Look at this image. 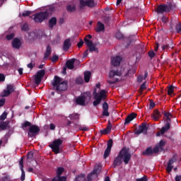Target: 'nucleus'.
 I'll return each mask as SVG.
<instances>
[{"label":"nucleus","mask_w":181,"mask_h":181,"mask_svg":"<svg viewBox=\"0 0 181 181\" xmlns=\"http://www.w3.org/2000/svg\"><path fill=\"white\" fill-rule=\"evenodd\" d=\"M40 129L37 125H31L29 128V131L28 133V136L29 138H35L37 135H38Z\"/></svg>","instance_id":"9"},{"label":"nucleus","mask_w":181,"mask_h":181,"mask_svg":"<svg viewBox=\"0 0 181 181\" xmlns=\"http://www.w3.org/2000/svg\"><path fill=\"white\" fill-rule=\"evenodd\" d=\"M75 181H86V174L81 173L76 177Z\"/></svg>","instance_id":"30"},{"label":"nucleus","mask_w":181,"mask_h":181,"mask_svg":"<svg viewBox=\"0 0 181 181\" xmlns=\"http://www.w3.org/2000/svg\"><path fill=\"white\" fill-rule=\"evenodd\" d=\"M148 56H149V57H151V59H153V57H154V56H156V54L153 51H150L148 52Z\"/></svg>","instance_id":"62"},{"label":"nucleus","mask_w":181,"mask_h":181,"mask_svg":"<svg viewBox=\"0 0 181 181\" xmlns=\"http://www.w3.org/2000/svg\"><path fill=\"white\" fill-rule=\"evenodd\" d=\"M51 60L52 63H54V62H57V60H59V57L57 55H53Z\"/></svg>","instance_id":"56"},{"label":"nucleus","mask_w":181,"mask_h":181,"mask_svg":"<svg viewBox=\"0 0 181 181\" xmlns=\"http://www.w3.org/2000/svg\"><path fill=\"white\" fill-rule=\"evenodd\" d=\"M49 16V13L47 11H41L34 15L33 21H35L36 23H42V22L47 19Z\"/></svg>","instance_id":"5"},{"label":"nucleus","mask_w":181,"mask_h":181,"mask_svg":"<svg viewBox=\"0 0 181 181\" xmlns=\"http://www.w3.org/2000/svg\"><path fill=\"white\" fill-rule=\"evenodd\" d=\"M174 86H170V87H168V90L167 91V94L168 95H172V94L174 93Z\"/></svg>","instance_id":"37"},{"label":"nucleus","mask_w":181,"mask_h":181,"mask_svg":"<svg viewBox=\"0 0 181 181\" xmlns=\"http://www.w3.org/2000/svg\"><path fill=\"white\" fill-rule=\"evenodd\" d=\"M14 36H15V35L13 33H11V34L6 35V39L7 40H12V39H13Z\"/></svg>","instance_id":"52"},{"label":"nucleus","mask_w":181,"mask_h":181,"mask_svg":"<svg viewBox=\"0 0 181 181\" xmlns=\"http://www.w3.org/2000/svg\"><path fill=\"white\" fill-rule=\"evenodd\" d=\"M103 30H105V25L100 21H98L95 31L99 33V32H103Z\"/></svg>","instance_id":"25"},{"label":"nucleus","mask_w":181,"mask_h":181,"mask_svg":"<svg viewBox=\"0 0 181 181\" xmlns=\"http://www.w3.org/2000/svg\"><path fill=\"white\" fill-rule=\"evenodd\" d=\"M121 76L122 74L118 70H111L109 73V78L107 80V83L110 85L116 84L119 81V78Z\"/></svg>","instance_id":"3"},{"label":"nucleus","mask_w":181,"mask_h":181,"mask_svg":"<svg viewBox=\"0 0 181 181\" xmlns=\"http://www.w3.org/2000/svg\"><path fill=\"white\" fill-rule=\"evenodd\" d=\"M165 146V141L163 140H161L159 143L158 148H160V151H163V146Z\"/></svg>","instance_id":"47"},{"label":"nucleus","mask_w":181,"mask_h":181,"mask_svg":"<svg viewBox=\"0 0 181 181\" xmlns=\"http://www.w3.org/2000/svg\"><path fill=\"white\" fill-rule=\"evenodd\" d=\"M53 90H56L57 93L65 92L68 89V81H64L61 82V78L55 76L54 80L52 82Z\"/></svg>","instance_id":"2"},{"label":"nucleus","mask_w":181,"mask_h":181,"mask_svg":"<svg viewBox=\"0 0 181 181\" xmlns=\"http://www.w3.org/2000/svg\"><path fill=\"white\" fill-rule=\"evenodd\" d=\"M74 63H75V59H73L71 60H68L66 63V66L69 70H73L74 69Z\"/></svg>","instance_id":"24"},{"label":"nucleus","mask_w":181,"mask_h":181,"mask_svg":"<svg viewBox=\"0 0 181 181\" xmlns=\"http://www.w3.org/2000/svg\"><path fill=\"white\" fill-rule=\"evenodd\" d=\"M91 78V72L89 71H86L84 72V81L86 83L90 82V79Z\"/></svg>","instance_id":"27"},{"label":"nucleus","mask_w":181,"mask_h":181,"mask_svg":"<svg viewBox=\"0 0 181 181\" xmlns=\"http://www.w3.org/2000/svg\"><path fill=\"white\" fill-rule=\"evenodd\" d=\"M32 13H33V12L30 11H23L22 16H23V17L29 16L30 14H32Z\"/></svg>","instance_id":"50"},{"label":"nucleus","mask_w":181,"mask_h":181,"mask_svg":"<svg viewBox=\"0 0 181 181\" xmlns=\"http://www.w3.org/2000/svg\"><path fill=\"white\" fill-rule=\"evenodd\" d=\"M1 181H10V177L8 176V175L2 177H1Z\"/></svg>","instance_id":"61"},{"label":"nucleus","mask_w":181,"mask_h":181,"mask_svg":"<svg viewBox=\"0 0 181 181\" xmlns=\"http://www.w3.org/2000/svg\"><path fill=\"white\" fill-rule=\"evenodd\" d=\"M137 117L136 113L132 112L130 115L127 116V117L125 119L124 125H128L130 124L132 121H133L134 119H136Z\"/></svg>","instance_id":"16"},{"label":"nucleus","mask_w":181,"mask_h":181,"mask_svg":"<svg viewBox=\"0 0 181 181\" xmlns=\"http://www.w3.org/2000/svg\"><path fill=\"white\" fill-rule=\"evenodd\" d=\"M93 95H94V99L95 100L93 102L94 107H96L98 105H100L101 101L105 100L107 97L106 91L105 90H102L100 92V93H96V90H95L93 93Z\"/></svg>","instance_id":"4"},{"label":"nucleus","mask_w":181,"mask_h":181,"mask_svg":"<svg viewBox=\"0 0 181 181\" xmlns=\"http://www.w3.org/2000/svg\"><path fill=\"white\" fill-rule=\"evenodd\" d=\"M103 116L107 117H110V112H108L109 105L107 102H104V103L103 104Z\"/></svg>","instance_id":"17"},{"label":"nucleus","mask_w":181,"mask_h":181,"mask_svg":"<svg viewBox=\"0 0 181 181\" xmlns=\"http://www.w3.org/2000/svg\"><path fill=\"white\" fill-rule=\"evenodd\" d=\"M146 81H145L144 83L141 84L140 86L139 90L141 93H143L144 90L146 89Z\"/></svg>","instance_id":"41"},{"label":"nucleus","mask_w":181,"mask_h":181,"mask_svg":"<svg viewBox=\"0 0 181 181\" xmlns=\"http://www.w3.org/2000/svg\"><path fill=\"white\" fill-rule=\"evenodd\" d=\"M142 154L144 156H151L152 154H153V149L151 147H148L146 148V151H143Z\"/></svg>","instance_id":"31"},{"label":"nucleus","mask_w":181,"mask_h":181,"mask_svg":"<svg viewBox=\"0 0 181 181\" xmlns=\"http://www.w3.org/2000/svg\"><path fill=\"white\" fill-rule=\"evenodd\" d=\"M174 44L173 40L170 41V44H165L162 47L163 50H166V49H173Z\"/></svg>","instance_id":"28"},{"label":"nucleus","mask_w":181,"mask_h":181,"mask_svg":"<svg viewBox=\"0 0 181 181\" xmlns=\"http://www.w3.org/2000/svg\"><path fill=\"white\" fill-rule=\"evenodd\" d=\"M164 117H165V123H170L171 124L172 115L170 112H164Z\"/></svg>","instance_id":"29"},{"label":"nucleus","mask_w":181,"mask_h":181,"mask_svg":"<svg viewBox=\"0 0 181 181\" xmlns=\"http://www.w3.org/2000/svg\"><path fill=\"white\" fill-rule=\"evenodd\" d=\"M160 116V113L158 110H155L153 112V118L155 121H158Z\"/></svg>","instance_id":"32"},{"label":"nucleus","mask_w":181,"mask_h":181,"mask_svg":"<svg viewBox=\"0 0 181 181\" xmlns=\"http://www.w3.org/2000/svg\"><path fill=\"white\" fill-rule=\"evenodd\" d=\"M7 90L9 91V93L11 94L14 92L15 89L13 88V85H8L7 86Z\"/></svg>","instance_id":"46"},{"label":"nucleus","mask_w":181,"mask_h":181,"mask_svg":"<svg viewBox=\"0 0 181 181\" xmlns=\"http://www.w3.org/2000/svg\"><path fill=\"white\" fill-rule=\"evenodd\" d=\"M160 151L158 146H156L153 149V153H158Z\"/></svg>","instance_id":"58"},{"label":"nucleus","mask_w":181,"mask_h":181,"mask_svg":"<svg viewBox=\"0 0 181 181\" xmlns=\"http://www.w3.org/2000/svg\"><path fill=\"white\" fill-rule=\"evenodd\" d=\"M101 170V166L100 165H98L97 166L95 167L93 170L89 173L87 176V179H86V181H92L93 175L98 176V175L100 173Z\"/></svg>","instance_id":"10"},{"label":"nucleus","mask_w":181,"mask_h":181,"mask_svg":"<svg viewBox=\"0 0 181 181\" xmlns=\"http://www.w3.org/2000/svg\"><path fill=\"white\" fill-rule=\"evenodd\" d=\"M64 172V169L62 167H59L58 168L57 170V174L58 175V177L61 176L62 174Z\"/></svg>","instance_id":"38"},{"label":"nucleus","mask_w":181,"mask_h":181,"mask_svg":"<svg viewBox=\"0 0 181 181\" xmlns=\"http://www.w3.org/2000/svg\"><path fill=\"white\" fill-rule=\"evenodd\" d=\"M7 128V124L6 122H2L0 123V130L1 131H4Z\"/></svg>","instance_id":"36"},{"label":"nucleus","mask_w":181,"mask_h":181,"mask_svg":"<svg viewBox=\"0 0 181 181\" xmlns=\"http://www.w3.org/2000/svg\"><path fill=\"white\" fill-rule=\"evenodd\" d=\"M76 103L78 105L81 106H85L86 105V101L84 98H83V95L78 96L76 99Z\"/></svg>","instance_id":"21"},{"label":"nucleus","mask_w":181,"mask_h":181,"mask_svg":"<svg viewBox=\"0 0 181 181\" xmlns=\"http://www.w3.org/2000/svg\"><path fill=\"white\" fill-rule=\"evenodd\" d=\"M131 157L132 156L129 153V148L123 147L119 155L115 158L113 162V168H116L117 166H119L122 165L123 161L125 165H128L131 160Z\"/></svg>","instance_id":"1"},{"label":"nucleus","mask_w":181,"mask_h":181,"mask_svg":"<svg viewBox=\"0 0 181 181\" xmlns=\"http://www.w3.org/2000/svg\"><path fill=\"white\" fill-rule=\"evenodd\" d=\"M22 46L21 41L19 38L15 37L12 41V47L18 50Z\"/></svg>","instance_id":"14"},{"label":"nucleus","mask_w":181,"mask_h":181,"mask_svg":"<svg viewBox=\"0 0 181 181\" xmlns=\"http://www.w3.org/2000/svg\"><path fill=\"white\" fill-rule=\"evenodd\" d=\"M98 49L95 47V46L93 44L90 47H89V52L93 53V52H96Z\"/></svg>","instance_id":"48"},{"label":"nucleus","mask_w":181,"mask_h":181,"mask_svg":"<svg viewBox=\"0 0 181 181\" xmlns=\"http://www.w3.org/2000/svg\"><path fill=\"white\" fill-rule=\"evenodd\" d=\"M22 30H23L24 32H28V24H24L22 28H21Z\"/></svg>","instance_id":"55"},{"label":"nucleus","mask_w":181,"mask_h":181,"mask_svg":"<svg viewBox=\"0 0 181 181\" xmlns=\"http://www.w3.org/2000/svg\"><path fill=\"white\" fill-rule=\"evenodd\" d=\"M76 83L78 85H82L83 83V80L81 77H78L76 80Z\"/></svg>","instance_id":"45"},{"label":"nucleus","mask_w":181,"mask_h":181,"mask_svg":"<svg viewBox=\"0 0 181 181\" xmlns=\"http://www.w3.org/2000/svg\"><path fill=\"white\" fill-rule=\"evenodd\" d=\"M86 45L88 46V47H90V46H93V42L90 40H89L87 38L84 39Z\"/></svg>","instance_id":"39"},{"label":"nucleus","mask_w":181,"mask_h":181,"mask_svg":"<svg viewBox=\"0 0 181 181\" xmlns=\"http://www.w3.org/2000/svg\"><path fill=\"white\" fill-rule=\"evenodd\" d=\"M33 152L30 151L28 153V156H27V159L30 160H33Z\"/></svg>","instance_id":"42"},{"label":"nucleus","mask_w":181,"mask_h":181,"mask_svg":"<svg viewBox=\"0 0 181 181\" xmlns=\"http://www.w3.org/2000/svg\"><path fill=\"white\" fill-rule=\"evenodd\" d=\"M112 145H113V140L111 139L107 141V146L104 153V156H103L104 159H107L108 156L110 155Z\"/></svg>","instance_id":"13"},{"label":"nucleus","mask_w":181,"mask_h":181,"mask_svg":"<svg viewBox=\"0 0 181 181\" xmlns=\"http://www.w3.org/2000/svg\"><path fill=\"white\" fill-rule=\"evenodd\" d=\"M63 144V140L60 139H55L52 144L49 145V148L54 154L60 153V146Z\"/></svg>","instance_id":"7"},{"label":"nucleus","mask_w":181,"mask_h":181,"mask_svg":"<svg viewBox=\"0 0 181 181\" xmlns=\"http://www.w3.org/2000/svg\"><path fill=\"white\" fill-rule=\"evenodd\" d=\"M71 46V40L69 38L66 39L64 42L63 50L64 52H67V50L70 49Z\"/></svg>","instance_id":"18"},{"label":"nucleus","mask_w":181,"mask_h":181,"mask_svg":"<svg viewBox=\"0 0 181 181\" xmlns=\"http://www.w3.org/2000/svg\"><path fill=\"white\" fill-rule=\"evenodd\" d=\"M19 165L21 170H23V157H22L19 161Z\"/></svg>","instance_id":"57"},{"label":"nucleus","mask_w":181,"mask_h":181,"mask_svg":"<svg viewBox=\"0 0 181 181\" xmlns=\"http://www.w3.org/2000/svg\"><path fill=\"white\" fill-rule=\"evenodd\" d=\"M57 23V20L56 17H52L49 21V29H53L54 26H56Z\"/></svg>","instance_id":"23"},{"label":"nucleus","mask_w":181,"mask_h":181,"mask_svg":"<svg viewBox=\"0 0 181 181\" xmlns=\"http://www.w3.org/2000/svg\"><path fill=\"white\" fill-rule=\"evenodd\" d=\"M66 10H67L69 12H73V11H76V6H75L74 5L72 6V5L69 4V5H68V6H66Z\"/></svg>","instance_id":"35"},{"label":"nucleus","mask_w":181,"mask_h":181,"mask_svg":"<svg viewBox=\"0 0 181 181\" xmlns=\"http://www.w3.org/2000/svg\"><path fill=\"white\" fill-rule=\"evenodd\" d=\"M175 30L177 33H181V23H178L177 25H175Z\"/></svg>","instance_id":"40"},{"label":"nucleus","mask_w":181,"mask_h":181,"mask_svg":"<svg viewBox=\"0 0 181 181\" xmlns=\"http://www.w3.org/2000/svg\"><path fill=\"white\" fill-rule=\"evenodd\" d=\"M175 162V158H171L170 160H168V164H167V168H165V170L168 173H170L173 169V164Z\"/></svg>","instance_id":"15"},{"label":"nucleus","mask_w":181,"mask_h":181,"mask_svg":"<svg viewBox=\"0 0 181 181\" xmlns=\"http://www.w3.org/2000/svg\"><path fill=\"white\" fill-rule=\"evenodd\" d=\"M80 8L83 9L85 6H88L89 8H94L97 6L95 0H80Z\"/></svg>","instance_id":"8"},{"label":"nucleus","mask_w":181,"mask_h":181,"mask_svg":"<svg viewBox=\"0 0 181 181\" xmlns=\"http://www.w3.org/2000/svg\"><path fill=\"white\" fill-rule=\"evenodd\" d=\"M31 123L28 121L24 122V123L22 124V129L25 131L27 127H30Z\"/></svg>","instance_id":"33"},{"label":"nucleus","mask_w":181,"mask_h":181,"mask_svg":"<svg viewBox=\"0 0 181 181\" xmlns=\"http://www.w3.org/2000/svg\"><path fill=\"white\" fill-rule=\"evenodd\" d=\"M121 62H122V58L119 56H117L112 59L111 63L112 66H119Z\"/></svg>","instance_id":"19"},{"label":"nucleus","mask_w":181,"mask_h":181,"mask_svg":"<svg viewBox=\"0 0 181 181\" xmlns=\"http://www.w3.org/2000/svg\"><path fill=\"white\" fill-rule=\"evenodd\" d=\"M156 104L153 101V100H151L150 101V109L152 110L155 107Z\"/></svg>","instance_id":"60"},{"label":"nucleus","mask_w":181,"mask_h":181,"mask_svg":"<svg viewBox=\"0 0 181 181\" xmlns=\"http://www.w3.org/2000/svg\"><path fill=\"white\" fill-rule=\"evenodd\" d=\"M69 117L71 119V120H76L78 119V114L76 113V114H71L69 115Z\"/></svg>","instance_id":"34"},{"label":"nucleus","mask_w":181,"mask_h":181,"mask_svg":"<svg viewBox=\"0 0 181 181\" xmlns=\"http://www.w3.org/2000/svg\"><path fill=\"white\" fill-rule=\"evenodd\" d=\"M173 7V4L170 2L168 4H160L159 5L156 11L158 14H163V13H170Z\"/></svg>","instance_id":"6"},{"label":"nucleus","mask_w":181,"mask_h":181,"mask_svg":"<svg viewBox=\"0 0 181 181\" xmlns=\"http://www.w3.org/2000/svg\"><path fill=\"white\" fill-rule=\"evenodd\" d=\"M161 21L163 23H168V18L166 16V15H163L162 18H161Z\"/></svg>","instance_id":"51"},{"label":"nucleus","mask_w":181,"mask_h":181,"mask_svg":"<svg viewBox=\"0 0 181 181\" xmlns=\"http://www.w3.org/2000/svg\"><path fill=\"white\" fill-rule=\"evenodd\" d=\"M136 181H147V177L146 176H144L141 178H137Z\"/></svg>","instance_id":"63"},{"label":"nucleus","mask_w":181,"mask_h":181,"mask_svg":"<svg viewBox=\"0 0 181 181\" xmlns=\"http://www.w3.org/2000/svg\"><path fill=\"white\" fill-rule=\"evenodd\" d=\"M115 36L117 39H119V40L124 38L123 34L119 31L116 33Z\"/></svg>","instance_id":"44"},{"label":"nucleus","mask_w":181,"mask_h":181,"mask_svg":"<svg viewBox=\"0 0 181 181\" xmlns=\"http://www.w3.org/2000/svg\"><path fill=\"white\" fill-rule=\"evenodd\" d=\"M45 69L40 70L37 72L36 76H35V83L36 85H40L42 81V78L45 76Z\"/></svg>","instance_id":"12"},{"label":"nucleus","mask_w":181,"mask_h":181,"mask_svg":"<svg viewBox=\"0 0 181 181\" xmlns=\"http://www.w3.org/2000/svg\"><path fill=\"white\" fill-rule=\"evenodd\" d=\"M79 129H80V131H82V132H88L89 131L88 127H80Z\"/></svg>","instance_id":"59"},{"label":"nucleus","mask_w":181,"mask_h":181,"mask_svg":"<svg viewBox=\"0 0 181 181\" xmlns=\"http://www.w3.org/2000/svg\"><path fill=\"white\" fill-rule=\"evenodd\" d=\"M148 131V127L146 122L142 123L139 126V129H136L134 131V134L136 135H140L141 134H146Z\"/></svg>","instance_id":"11"},{"label":"nucleus","mask_w":181,"mask_h":181,"mask_svg":"<svg viewBox=\"0 0 181 181\" xmlns=\"http://www.w3.org/2000/svg\"><path fill=\"white\" fill-rule=\"evenodd\" d=\"M7 117V112H4L3 114L0 116V120L4 121L6 119Z\"/></svg>","instance_id":"49"},{"label":"nucleus","mask_w":181,"mask_h":181,"mask_svg":"<svg viewBox=\"0 0 181 181\" xmlns=\"http://www.w3.org/2000/svg\"><path fill=\"white\" fill-rule=\"evenodd\" d=\"M11 95V93L8 91V90H4L3 92V94L1 95V97L5 98L8 97Z\"/></svg>","instance_id":"43"},{"label":"nucleus","mask_w":181,"mask_h":181,"mask_svg":"<svg viewBox=\"0 0 181 181\" xmlns=\"http://www.w3.org/2000/svg\"><path fill=\"white\" fill-rule=\"evenodd\" d=\"M171 124L170 122H165L164 124V127H162L160 130V133L162 135L165 134V133L170 129Z\"/></svg>","instance_id":"20"},{"label":"nucleus","mask_w":181,"mask_h":181,"mask_svg":"<svg viewBox=\"0 0 181 181\" xmlns=\"http://www.w3.org/2000/svg\"><path fill=\"white\" fill-rule=\"evenodd\" d=\"M85 103H89L91 100V93L90 92H86L82 95Z\"/></svg>","instance_id":"22"},{"label":"nucleus","mask_w":181,"mask_h":181,"mask_svg":"<svg viewBox=\"0 0 181 181\" xmlns=\"http://www.w3.org/2000/svg\"><path fill=\"white\" fill-rule=\"evenodd\" d=\"M52 53V47L48 45L47 46L46 52L45 53L44 59L47 60Z\"/></svg>","instance_id":"26"},{"label":"nucleus","mask_w":181,"mask_h":181,"mask_svg":"<svg viewBox=\"0 0 181 181\" xmlns=\"http://www.w3.org/2000/svg\"><path fill=\"white\" fill-rule=\"evenodd\" d=\"M21 170V181H24L25 179V171L24 170Z\"/></svg>","instance_id":"53"},{"label":"nucleus","mask_w":181,"mask_h":181,"mask_svg":"<svg viewBox=\"0 0 181 181\" xmlns=\"http://www.w3.org/2000/svg\"><path fill=\"white\" fill-rule=\"evenodd\" d=\"M55 10V8L52 6L49 7V8L46 9L45 11H48L49 16Z\"/></svg>","instance_id":"54"},{"label":"nucleus","mask_w":181,"mask_h":181,"mask_svg":"<svg viewBox=\"0 0 181 181\" xmlns=\"http://www.w3.org/2000/svg\"><path fill=\"white\" fill-rule=\"evenodd\" d=\"M58 181H66V177L64 176H62V177L59 176Z\"/></svg>","instance_id":"64"}]
</instances>
